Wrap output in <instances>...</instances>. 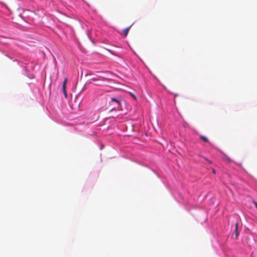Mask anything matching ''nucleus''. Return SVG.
<instances>
[{
    "label": "nucleus",
    "instance_id": "obj_7",
    "mask_svg": "<svg viewBox=\"0 0 257 257\" xmlns=\"http://www.w3.org/2000/svg\"><path fill=\"white\" fill-rule=\"evenodd\" d=\"M130 95L132 96V97L135 99V100H136L137 99V97L136 96V95L135 94H134L132 92H130Z\"/></svg>",
    "mask_w": 257,
    "mask_h": 257
},
{
    "label": "nucleus",
    "instance_id": "obj_2",
    "mask_svg": "<svg viewBox=\"0 0 257 257\" xmlns=\"http://www.w3.org/2000/svg\"><path fill=\"white\" fill-rule=\"evenodd\" d=\"M238 223L236 222L235 224V231H234V234L235 235V238L237 239L238 237V236L239 235V233L238 232Z\"/></svg>",
    "mask_w": 257,
    "mask_h": 257
},
{
    "label": "nucleus",
    "instance_id": "obj_8",
    "mask_svg": "<svg viewBox=\"0 0 257 257\" xmlns=\"http://www.w3.org/2000/svg\"><path fill=\"white\" fill-rule=\"evenodd\" d=\"M204 159H205V160H206L207 162H208V163H209V164H211V162L210 160H209L207 158H205V157H204Z\"/></svg>",
    "mask_w": 257,
    "mask_h": 257
},
{
    "label": "nucleus",
    "instance_id": "obj_9",
    "mask_svg": "<svg viewBox=\"0 0 257 257\" xmlns=\"http://www.w3.org/2000/svg\"><path fill=\"white\" fill-rule=\"evenodd\" d=\"M253 203H254L255 206L256 207V208H257V202L255 201H253Z\"/></svg>",
    "mask_w": 257,
    "mask_h": 257
},
{
    "label": "nucleus",
    "instance_id": "obj_6",
    "mask_svg": "<svg viewBox=\"0 0 257 257\" xmlns=\"http://www.w3.org/2000/svg\"><path fill=\"white\" fill-rule=\"evenodd\" d=\"M224 159L226 160L228 162H231L232 161L230 158H229L228 156H224Z\"/></svg>",
    "mask_w": 257,
    "mask_h": 257
},
{
    "label": "nucleus",
    "instance_id": "obj_5",
    "mask_svg": "<svg viewBox=\"0 0 257 257\" xmlns=\"http://www.w3.org/2000/svg\"><path fill=\"white\" fill-rule=\"evenodd\" d=\"M111 101H114V102H116V103H117L119 105L120 104V102L119 100L115 99V98H111Z\"/></svg>",
    "mask_w": 257,
    "mask_h": 257
},
{
    "label": "nucleus",
    "instance_id": "obj_4",
    "mask_svg": "<svg viewBox=\"0 0 257 257\" xmlns=\"http://www.w3.org/2000/svg\"><path fill=\"white\" fill-rule=\"evenodd\" d=\"M199 138L200 139L203 141L204 142L207 143L209 142L208 138L205 136H200Z\"/></svg>",
    "mask_w": 257,
    "mask_h": 257
},
{
    "label": "nucleus",
    "instance_id": "obj_3",
    "mask_svg": "<svg viewBox=\"0 0 257 257\" xmlns=\"http://www.w3.org/2000/svg\"><path fill=\"white\" fill-rule=\"evenodd\" d=\"M131 28V26L124 29L123 31H122V34L124 36V37H126L127 35V34H128V32L130 30V29Z\"/></svg>",
    "mask_w": 257,
    "mask_h": 257
},
{
    "label": "nucleus",
    "instance_id": "obj_1",
    "mask_svg": "<svg viewBox=\"0 0 257 257\" xmlns=\"http://www.w3.org/2000/svg\"><path fill=\"white\" fill-rule=\"evenodd\" d=\"M67 82V79L66 78H65L64 79L63 83L62 90H63V92L64 93V95L66 98H67V92H66V86Z\"/></svg>",
    "mask_w": 257,
    "mask_h": 257
},
{
    "label": "nucleus",
    "instance_id": "obj_10",
    "mask_svg": "<svg viewBox=\"0 0 257 257\" xmlns=\"http://www.w3.org/2000/svg\"><path fill=\"white\" fill-rule=\"evenodd\" d=\"M212 172H213V173L215 174V173H216L215 170L214 169H213Z\"/></svg>",
    "mask_w": 257,
    "mask_h": 257
}]
</instances>
